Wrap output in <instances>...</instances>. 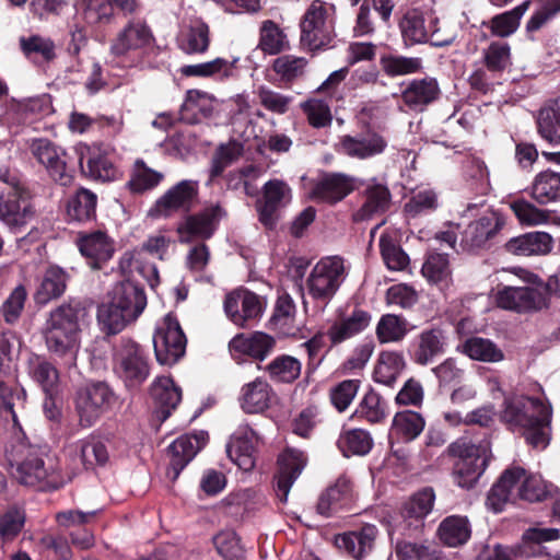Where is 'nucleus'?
<instances>
[{"mask_svg": "<svg viewBox=\"0 0 560 560\" xmlns=\"http://www.w3.org/2000/svg\"><path fill=\"white\" fill-rule=\"evenodd\" d=\"M300 27L301 44L310 50L330 46L335 38V7L314 0L305 11Z\"/></svg>", "mask_w": 560, "mask_h": 560, "instance_id": "obj_6", "label": "nucleus"}, {"mask_svg": "<svg viewBox=\"0 0 560 560\" xmlns=\"http://www.w3.org/2000/svg\"><path fill=\"white\" fill-rule=\"evenodd\" d=\"M28 374L40 387L44 395H59V372L57 368L40 355H34L28 360Z\"/></svg>", "mask_w": 560, "mask_h": 560, "instance_id": "obj_34", "label": "nucleus"}, {"mask_svg": "<svg viewBox=\"0 0 560 560\" xmlns=\"http://www.w3.org/2000/svg\"><path fill=\"white\" fill-rule=\"evenodd\" d=\"M119 268L121 273L129 279L137 280L136 276L138 275L143 280H145L153 290L160 282L159 272L155 265L145 261L142 258L141 253H125L119 261Z\"/></svg>", "mask_w": 560, "mask_h": 560, "instance_id": "obj_40", "label": "nucleus"}, {"mask_svg": "<svg viewBox=\"0 0 560 560\" xmlns=\"http://www.w3.org/2000/svg\"><path fill=\"white\" fill-rule=\"evenodd\" d=\"M560 532L557 528L530 527L522 536V541L512 549L515 559L560 560L559 556L545 553L542 542L557 540Z\"/></svg>", "mask_w": 560, "mask_h": 560, "instance_id": "obj_15", "label": "nucleus"}, {"mask_svg": "<svg viewBox=\"0 0 560 560\" xmlns=\"http://www.w3.org/2000/svg\"><path fill=\"white\" fill-rule=\"evenodd\" d=\"M153 347L156 361L162 365L175 363V316L170 312L155 328Z\"/></svg>", "mask_w": 560, "mask_h": 560, "instance_id": "obj_31", "label": "nucleus"}, {"mask_svg": "<svg viewBox=\"0 0 560 560\" xmlns=\"http://www.w3.org/2000/svg\"><path fill=\"white\" fill-rule=\"evenodd\" d=\"M15 435L16 443L11 444L7 451L8 462L11 468H15L13 476L22 485L44 489L51 471V467H47L44 460L47 447L27 443L25 434L15 432Z\"/></svg>", "mask_w": 560, "mask_h": 560, "instance_id": "obj_3", "label": "nucleus"}, {"mask_svg": "<svg viewBox=\"0 0 560 560\" xmlns=\"http://www.w3.org/2000/svg\"><path fill=\"white\" fill-rule=\"evenodd\" d=\"M406 366L401 353L396 351L381 352L374 370V380L384 385H392Z\"/></svg>", "mask_w": 560, "mask_h": 560, "instance_id": "obj_48", "label": "nucleus"}, {"mask_svg": "<svg viewBox=\"0 0 560 560\" xmlns=\"http://www.w3.org/2000/svg\"><path fill=\"white\" fill-rule=\"evenodd\" d=\"M524 476V469L521 467H513L506 469L497 483L492 486L487 497L488 506L495 513L503 510L504 505L513 495V490L516 489L521 478Z\"/></svg>", "mask_w": 560, "mask_h": 560, "instance_id": "obj_33", "label": "nucleus"}, {"mask_svg": "<svg viewBox=\"0 0 560 560\" xmlns=\"http://www.w3.org/2000/svg\"><path fill=\"white\" fill-rule=\"evenodd\" d=\"M350 266L341 256L320 258L306 279L308 296L326 306L336 295L349 275Z\"/></svg>", "mask_w": 560, "mask_h": 560, "instance_id": "obj_5", "label": "nucleus"}, {"mask_svg": "<svg viewBox=\"0 0 560 560\" xmlns=\"http://www.w3.org/2000/svg\"><path fill=\"white\" fill-rule=\"evenodd\" d=\"M222 214L220 206H210L198 213L187 215L177 233L182 242L191 240H207L212 236Z\"/></svg>", "mask_w": 560, "mask_h": 560, "instance_id": "obj_18", "label": "nucleus"}, {"mask_svg": "<svg viewBox=\"0 0 560 560\" xmlns=\"http://www.w3.org/2000/svg\"><path fill=\"white\" fill-rule=\"evenodd\" d=\"M272 389L261 378L245 384L241 389L240 402L246 413H258L266 410L270 405Z\"/></svg>", "mask_w": 560, "mask_h": 560, "instance_id": "obj_36", "label": "nucleus"}, {"mask_svg": "<svg viewBox=\"0 0 560 560\" xmlns=\"http://www.w3.org/2000/svg\"><path fill=\"white\" fill-rule=\"evenodd\" d=\"M355 416L370 423H380L387 416L386 402L375 390L370 389L357 407Z\"/></svg>", "mask_w": 560, "mask_h": 560, "instance_id": "obj_60", "label": "nucleus"}, {"mask_svg": "<svg viewBox=\"0 0 560 560\" xmlns=\"http://www.w3.org/2000/svg\"><path fill=\"white\" fill-rule=\"evenodd\" d=\"M447 454L455 458L453 477L455 483L465 489L472 488L485 472L490 458L489 443L474 444L466 439H458L447 446Z\"/></svg>", "mask_w": 560, "mask_h": 560, "instance_id": "obj_4", "label": "nucleus"}, {"mask_svg": "<svg viewBox=\"0 0 560 560\" xmlns=\"http://www.w3.org/2000/svg\"><path fill=\"white\" fill-rule=\"evenodd\" d=\"M425 427L424 418L417 411L405 410L394 416L392 431L406 441L415 440Z\"/></svg>", "mask_w": 560, "mask_h": 560, "instance_id": "obj_53", "label": "nucleus"}, {"mask_svg": "<svg viewBox=\"0 0 560 560\" xmlns=\"http://www.w3.org/2000/svg\"><path fill=\"white\" fill-rule=\"evenodd\" d=\"M349 485L346 480H339L327 488L318 498L316 511L324 517H330L337 513L348 498Z\"/></svg>", "mask_w": 560, "mask_h": 560, "instance_id": "obj_52", "label": "nucleus"}, {"mask_svg": "<svg viewBox=\"0 0 560 560\" xmlns=\"http://www.w3.org/2000/svg\"><path fill=\"white\" fill-rule=\"evenodd\" d=\"M376 535V526L368 524L359 530L337 535L335 544L338 549L359 560L372 551Z\"/></svg>", "mask_w": 560, "mask_h": 560, "instance_id": "obj_28", "label": "nucleus"}, {"mask_svg": "<svg viewBox=\"0 0 560 560\" xmlns=\"http://www.w3.org/2000/svg\"><path fill=\"white\" fill-rule=\"evenodd\" d=\"M551 417L550 405L525 395L505 399L502 411V420L513 430H520L526 442L537 450L546 448L550 442Z\"/></svg>", "mask_w": 560, "mask_h": 560, "instance_id": "obj_2", "label": "nucleus"}, {"mask_svg": "<svg viewBox=\"0 0 560 560\" xmlns=\"http://www.w3.org/2000/svg\"><path fill=\"white\" fill-rule=\"evenodd\" d=\"M27 290L25 285L15 287L0 306V319L8 325L19 323L27 300Z\"/></svg>", "mask_w": 560, "mask_h": 560, "instance_id": "obj_59", "label": "nucleus"}, {"mask_svg": "<svg viewBox=\"0 0 560 560\" xmlns=\"http://www.w3.org/2000/svg\"><path fill=\"white\" fill-rule=\"evenodd\" d=\"M270 378L279 383H291L301 374V362L294 357L282 354L275 358L267 366Z\"/></svg>", "mask_w": 560, "mask_h": 560, "instance_id": "obj_56", "label": "nucleus"}, {"mask_svg": "<svg viewBox=\"0 0 560 560\" xmlns=\"http://www.w3.org/2000/svg\"><path fill=\"white\" fill-rule=\"evenodd\" d=\"M529 5L530 1L526 0L510 11L494 15L488 23L491 34L498 37H509L514 34Z\"/></svg>", "mask_w": 560, "mask_h": 560, "instance_id": "obj_45", "label": "nucleus"}, {"mask_svg": "<svg viewBox=\"0 0 560 560\" xmlns=\"http://www.w3.org/2000/svg\"><path fill=\"white\" fill-rule=\"evenodd\" d=\"M258 438L247 424L240 425L226 443L228 457L243 471H252L256 465Z\"/></svg>", "mask_w": 560, "mask_h": 560, "instance_id": "obj_14", "label": "nucleus"}, {"mask_svg": "<svg viewBox=\"0 0 560 560\" xmlns=\"http://www.w3.org/2000/svg\"><path fill=\"white\" fill-rule=\"evenodd\" d=\"M361 185H363V182L357 177L342 173H331L325 175L316 184L313 196L318 201L335 205Z\"/></svg>", "mask_w": 560, "mask_h": 560, "instance_id": "obj_20", "label": "nucleus"}, {"mask_svg": "<svg viewBox=\"0 0 560 560\" xmlns=\"http://www.w3.org/2000/svg\"><path fill=\"white\" fill-rule=\"evenodd\" d=\"M407 320L394 314L383 315L376 325V337L381 343L398 342L406 336Z\"/></svg>", "mask_w": 560, "mask_h": 560, "instance_id": "obj_58", "label": "nucleus"}, {"mask_svg": "<svg viewBox=\"0 0 560 560\" xmlns=\"http://www.w3.org/2000/svg\"><path fill=\"white\" fill-rule=\"evenodd\" d=\"M503 225V220L497 212H488L471 221L462 232L460 247L464 250L482 248L497 235Z\"/></svg>", "mask_w": 560, "mask_h": 560, "instance_id": "obj_16", "label": "nucleus"}, {"mask_svg": "<svg viewBox=\"0 0 560 560\" xmlns=\"http://www.w3.org/2000/svg\"><path fill=\"white\" fill-rule=\"evenodd\" d=\"M20 49L28 59L39 58L43 62L49 63L57 57L56 45L49 37L40 35L22 36L19 39Z\"/></svg>", "mask_w": 560, "mask_h": 560, "instance_id": "obj_50", "label": "nucleus"}, {"mask_svg": "<svg viewBox=\"0 0 560 560\" xmlns=\"http://www.w3.org/2000/svg\"><path fill=\"white\" fill-rule=\"evenodd\" d=\"M471 534L469 522L463 516H448L439 526L440 539L448 547L467 542Z\"/></svg>", "mask_w": 560, "mask_h": 560, "instance_id": "obj_49", "label": "nucleus"}, {"mask_svg": "<svg viewBox=\"0 0 560 560\" xmlns=\"http://www.w3.org/2000/svg\"><path fill=\"white\" fill-rule=\"evenodd\" d=\"M421 272L429 282L447 288L452 283V269L446 254L431 253L428 255Z\"/></svg>", "mask_w": 560, "mask_h": 560, "instance_id": "obj_47", "label": "nucleus"}, {"mask_svg": "<svg viewBox=\"0 0 560 560\" xmlns=\"http://www.w3.org/2000/svg\"><path fill=\"white\" fill-rule=\"evenodd\" d=\"M82 154L78 163L83 176L96 182H115L122 178V171L115 162L114 155L100 149L89 151L86 163Z\"/></svg>", "mask_w": 560, "mask_h": 560, "instance_id": "obj_17", "label": "nucleus"}, {"mask_svg": "<svg viewBox=\"0 0 560 560\" xmlns=\"http://www.w3.org/2000/svg\"><path fill=\"white\" fill-rule=\"evenodd\" d=\"M218 552L224 560H243L244 548L233 530H222L213 538Z\"/></svg>", "mask_w": 560, "mask_h": 560, "instance_id": "obj_64", "label": "nucleus"}, {"mask_svg": "<svg viewBox=\"0 0 560 560\" xmlns=\"http://www.w3.org/2000/svg\"><path fill=\"white\" fill-rule=\"evenodd\" d=\"M383 260L388 269L402 271L409 265V257L390 235L384 233L380 237Z\"/></svg>", "mask_w": 560, "mask_h": 560, "instance_id": "obj_61", "label": "nucleus"}, {"mask_svg": "<svg viewBox=\"0 0 560 560\" xmlns=\"http://www.w3.org/2000/svg\"><path fill=\"white\" fill-rule=\"evenodd\" d=\"M70 275L61 267L51 265L38 278L33 300L37 307H44L59 300L66 292Z\"/></svg>", "mask_w": 560, "mask_h": 560, "instance_id": "obj_19", "label": "nucleus"}, {"mask_svg": "<svg viewBox=\"0 0 560 560\" xmlns=\"http://www.w3.org/2000/svg\"><path fill=\"white\" fill-rule=\"evenodd\" d=\"M387 141L374 131L359 136H342L338 143V151L349 158L365 160L385 151Z\"/></svg>", "mask_w": 560, "mask_h": 560, "instance_id": "obj_22", "label": "nucleus"}, {"mask_svg": "<svg viewBox=\"0 0 560 560\" xmlns=\"http://www.w3.org/2000/svg\"><path fill=\"white\" fill-rule=\"evenodd\" d=\"M287 45L282 30L270 20L262 22L258 47L266 54L276 55Z\"/></svg>", "mask_w": 560, "mask_h": 560, "instance_id": "obj_63", "label": "nucleus"}, {"mask_svg": "<svg viewBox=\"0 0 560 560\" xmlns=\"http://www.w3.org/2000/svg\"><path fill=\"white\" fill-rule=\"evenodd\" d=\"M530 196L538 205H548L560 199V173L544 171L538 173L530 186Z\"/></svg>", "mask_w": 560, "mask_h": 560, "instance_id": "obj_42", "label": "nucleus"}, {"mask_svg": "<svg viewBox=\"0 0 560 560\" xmlns=\"http://www.w3.org/2000/svg\"><path fill=\"white\" fill-rule=\"evenodd\" d=\"M440 86L434 78L413 79L401 91L404 104L413 112H422L440 96Z\"/></svg>", "mask_w": 560, "mask_h": 560, "instance_id": "obj_26", "label": "nucleus"}, {"mask_svg": "<svg viewBox=\"0 0 560 560\" xmlns=\"http://www.w3.org/2000/svg\"><path fill=\"white\" fill-rule=\"evenodd\" d=\"M78 247L93 269H102L115 252L113 241L102 231L80 234Z\"/></svg>", "mask_w": 560, "mask_h": 560, "instance_id": "obj_24", "label": "nucleus"}, {"mask_svg": "<svg viewBox=\"0 0 560 560\" xmlns=\"http://www.w3.org/2000/svg\"><path fill=\"white\" fill-rule=\"evenodd\" d=\"M400 30L406 45L424 44L430 39V21L427 22L425 16L417 10L408 11L404 15Z\"/></svg>", "mask_w": 560, "mask_h": 560, "instance_id": "obj_44", "label": "nucleus"}, {"mask_svg": "<svg viewBox=\"0 0 560 560\" xmlns=\"http://www.w3.org/2000/svg\"><path fill=\"white\" fill-rule=\"evenodd\" d=\"M210 45L209 27L202 21H195L189 26L186 38L180 45V49L189 55L203 54Z\"/></svg>", "mask_w": 560, "mask_h": 560, "instance_id": "obj_62", "label": "nucleus"}, {"mask_svg": "<svg viewBox=\"0 0 560 560\" xmlns=\"http://www.w3.org/2000/svg\"><path fill=\"white\" fill-rule=\"evenodd\" d=\"M209 112V97L206 92L189 90L180 105L179 119L187 124H196Z\"/></svg>", "mask_w": 560, "mask_h": 560, "instance_id": "obj_54", "label": "nucleus"}, {"mask_svg": "<svg viewBox=\"0 0 560 560\" xmlns=\"http://www.w3.org/2000/svg\"><path fill=\"white\" fill-rule=\"evenodd\" d=\"M152 33L144 20L132 19L117 34L110 46L115 56H125L129 51L138 50L149 45Z\"/></svg>", "mask_w": 560, "mask_h": 560, "instance_id": "obj_23", "label": "nucleus"}, {"mask_svg": "<svg viewBox=\"0 0 560 560\" xmlns=\"http://www.w3.org/2000/svg\"><path fill=\"white\" fill-rule=\"evenodd\" d=\"M80 453L85 469L103 467L109 459L107 446L94 435H90L81 441Z\"/></svg>", "mask_w": 560, "mask_h": 560, "instance_id": "obj_55", "label": "nucleus"}, {"mask_svg": "<svg viewBox=\"0 0 560 560\" xmlns=\"http://www.w3.org/2000/svg\"><path fill=\"white\" fill-rule=\"evenodd\" d=\"M30 151L55 184L65 187L72 184L75 166L62 147L47 138H36L32 140Z\"/></svg>", "mask_w": 560, "mask_h": 560, "instance_id": "obj_8", "label": "nucleus"}, {"mask_svg": "<svg viewBox=\"0 0 560 560\" xmlns=\"http://www.w3.org/2000/svg\"><path fill=\"white\" fill-rule=\"evenodd\" d=\"M510 208L523 225L535 226L553 221L552 211L540 209L523 198L512 201Z\"/></svg>", "mask_w": 560, "mask_h": 560, "instance_id": "obj_51", "label": "nucleus"}, {"mask_svg": "<svg viewBox=\"0 0 560 560\" xmlns=\"http://www.w3.org/2000/svg\"><path fill=\"white\" fill-rule=\"evenodd\" d=\"M505 246L518 256L546 255L551 252L553 240L550 234L536 231L511 238Z\"/></svg>", "mask_w": 560, "mask_h": 560, "instance_id": "obj_32", "label": "nucleus"}, {"mask_svg": "<svg viewBox=\"0 0 560 560\" xmlns=\"http://www.w3.org/2000/svg\"><path fill=\"white\" fill-rule=\"evenodd\" d=\"M537 130L547 142L560 144V100L551 101L539 109Z\"/></svg>", "mask_w": 560, "mask_h": 560, "instance_id": "obj_43", "label": "nucleus"}, {"mask_svg": "<svg viewBox=\"0 0 560 560\" xmlns=\"http://www.w3.org/2000/svg\"><path fill=\"white\" fill-rule=\"evenodd\" d=\"M462 351L470 359L488 363H498L504 360L503 351L490 339L470 337L462 345Z\"/></svg>", "mask_w": 560, "mask_h": 560, "instance_id": "obj_46", "label": "nucleus"}, {"mask_svg": "<svg viewBox=\"0 0 560 560\" xmlns=\"http://www.w3.org/2000/svg\"><path fill=\"white\" fill-rule=\"evenodd\" d=\"M371 314L362 308H354L350 314L335 322L326 335L332 346L340 345L364 331L371 323Z\"/></svg>", "mask_w": 560, "mask_h": 560, "instance_id": "obj_27", "label": "nucleus"}, {"mask_svg": "<svg viewBox=\"0 0 560 560\" xmlns=\"http://www.w3.org/2000/svg\"><path fill=\"white\" fill-rule=\"evenodd\" d=\"M275 347V339L261 331L252 335H236L229 343L230 352L233 355H248L262 361L269 355Z\"/></svg>", "mask_w": 560, "mask_h": 560, "instance_id": "obj_29", "label": "nucleus"}, {"mask_svg": "<svg viewBox=\"0 0 560 560\" xmlns=\"http://www.w3.org/2000/svg\"><path fill=\"white\" fill-rule=\"evenodd\" d=\"M86 315L83 303L69 299L49 312L43 336L48 351L63 361V365H75L80 348V323Z\"/></svg>", "mask_w": 560, "mask_h": 560, "instance_id": "obj_1", "label": "nucleus"}, {"mask_svg": "<svg viewBox=\"0 0 560 560\" xmlns=\"http://www.w3.org/2000/svg\"><path fill=\"white\" fill-rule=\"evenodd\" d=\"M97 196L92 190L81 187L67 200V218L79 223L96 219Z\"/></svg>", "mask_w": 560, "mask_h": 560, "instance_id": "obj_35", "label": "nucleus"}, {"mask_svg": "<svg viewBox=\"0 0 560 560\" xmlns=\"http://www.w3.org/2000/svg\"><path fill=\"white\" fill-rule=\"evenodd\" d=\"M224 312L237 326L245 327L248 323L260 318L264 312V300L254 292L237 289L225 295Z\"/></svg>", "mask_w": 560, "mask_h": 560, "instance_id": "obj_11", "label": "nucleus"}, {"mask_svg": "<svg viewBox=\"0 0 560 560\" xmlns=\"http://www.w3.org/2000/svg\"><path fill=\"white\" fill-rule=\"evenodd\" d=\"M445 336L441 329L423 330L417 339L413 352L415 362L421 365L431 363L444 352Z\"/></svg>", "mask_w": 560, "mask_h": 560, "instance_id": "obj_39", "label": "nucleus"}, {"mask_svg": "<svg viewBox=\"0 0 560 560\" xmlns=\"http://www.w3.org/2000/svg\"><path fill=\"white\" fill-rule=\"evenodd\" d=\"M163 179V173L149 167L142 159H137L125 186L133 196L143 195L158 187Z\"/></svg>", "mask_w": 560, "mask_h": 560, "instance_id": "obj_37", "label": "nucleus"}, {"mask_svg": "<svg viewBox=\"0 0 560 560\" xmlns=\"http://www.w3.org/2000/svg\"><path fill=\"white\" fill-rule=\"evenodd\" d=\"M278 465V474L275 477L276 492L281 502H287L292 485L306 465V457L301 451L288 448L280 454Z\"/></svg>", "mask_w": 560, "mask_h": 560, "instance_id": "obj_21", "label": "nucleus"}, {"mask_svg": "<svg viewBox=\"0 0 560 560\" xmlns=\"http://www.w3.org/2000/svg\"><path fill=\"white\" fill-rule=\"evenodd\" d=\"M207 442L206 431L185 434L177 439V446L180 448V452L177 450V475L179 469H183L206 446Z\"/></svg>", "mask_w": 560, "mask_h": 560, "instance_id": "obj_57", "label": "nucleus"}, {"mask_svg": "<svg viewBox=\"0 0 560 560\" xmlns=\"http://www.w3.org/2000/svg\"><path fill=\"white\" fill-rule=\"evenodd\" d=\"M495 304L503 310L528 313L545 306L544 293L533 287H499L494 293Z\"/></svg>", "mask_w": 560, "mask_h": 560, "instance_id": "obj_12", "label": "nucleus"}, {"mask_svg": "<svg viewBox=\"0 0 560 560\" xmlns=\"http://www.w3.org/2000/svg\"><path fill=\"white\" fill-rule=\"evenodd\" d=\"M116 357L128 388H138L150 374L148 351L130 338L122 337Z\"/></svg>", "mask_w": 560, "mask_h": 560, "instance_id": "obj_9", "label": "nucleus"}, {"mask_svg": "<svg viewBox=\"0 0 560 560\" xmlns=\"http://www.w3.org/2000/svg\"><path fill=\"white\" fill-rule=\"evenodd\" d=\"M114 389L105 381H90L77 388L74 408L82 428L93 427L116 402Z\"/></svg>", "mask_w": 560, "mask_h": 560, "instance_id": "obj_7", "label": "nucleus"}, {"mask_svg": "<svg viewBox=\"0 0 560 560\" xmlns=\"http://www.w3.org/2000/svg\"><path fill=\"white\" fill-rule=\"evenodd\" d=\"M292 199L291 188L281 179H271L262 187V199L257 201L259 221L268 229H272L282 208Z\"/></svg>", "mask_w": 560, "mask_h": 560, "instance_id": "obj_13", "label": "nucleus"}, {"mask_svg": "<svg viewBox=\"0 0 560 560\" xmlns=\"http://www.w3.org/2000/svg\"><path fill=\"white\" fill-rule=\"evenodd\" d=\"M138 317L125 312L117 303L108 299L106 303H102L97 310V320L101 330L107 336L117 335L122 331L129 324L137 320Z\"/></svg>", "mask_w": 560, "mask_h": 560, "instance_id": "obj_38", "label": "nucleus"}, {"mask_svg": "<svg viewBox=\"0 0 560 560\" xmlns=\"http://www.w3.org/2000/svg\"><path fill=\"white\" fill-rule=\"evenodd\" d=\"M31 199L30 188L0 195V221L12 232H23L26 224L34 218L35 210Z\"/></svg>", "mask_w": 560, "mask_h": 560, "instance_id": "obj_10", "label": "nucleus"}, {"mask_svg": "<svg viewBox=\"0 0 560 560\" xmlns=\"http://www.w3.org/2000/svg\"><path fill=\"white\" fill-rule=\"evenodd\" d=\"M108 299L136 317H139L147 306L143 285L138 280L129 278L117 282L108 292Z\"/></svg>", "mask_w": 560, "mask_h": 560, "instance_id": "obj_25", "label": "nucleus"}, {"mask_svg": "<svg viewBox=\"0 0 560 560\" xmlns=\"http://www.w3.org/2000/svg\"><path fill=\"white\" fill-rule=\"evenodd\" d=\"M150 393L156 405L155 417L163 422L175 409V382L171 376H159L151 385Z\"/></svg>", "mask_w": 560, "mask_h": 560, "instance_id": "obj_41", "label": "nucleus"}, {"mask_svg": "<svg viewBox=\"0 0 560 560\" xmlns=\"http://www.w3.org/2000/svg\"><path fill=\"white\" fill-rule=\"evenodd\" d=\"M392 196L387 186L372 182L364 190V202L353 214L354 222H361L383 214L390 206Z\"/></svg>", "mask_w": 560, "mask_h": 560, "instance_id": "obj_30", "label": "nucleus"}]
</instances>
